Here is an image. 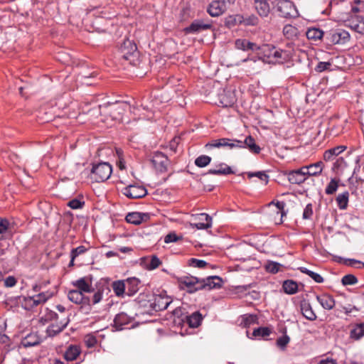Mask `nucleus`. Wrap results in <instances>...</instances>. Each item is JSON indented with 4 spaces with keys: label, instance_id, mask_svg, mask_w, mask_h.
<instances>
[{
    "label": "nucleus",
    "instance_id": "55",
    "mask_svg": "<svg viewBox=\"0 0 364 364\" xmlns=\"http://www.w3.org/2000/svg\"><path fill=\"white\" fill-rule=\"evenodd\" d=\"M33 300H34L33 296H28L23 298V305L24 306V308L26 309L30 310L37 306L36 305V302L33 303Z\"/></svg>",
    "mask_w": 364,
    "mask_h": 364
},
{
    "label": "nucleus",
    "instance_id": "36",
    "mask_svg": "<svg viewBox=\"0 0 364 364\" xmlns=\"http://www.w3.org/2000/svg\"><path fill=\"white\" fill-rule=\"evenodd\" d=\"M348 198H349V193L348 191H345L342 193H340L338 195V196L336 198L338 207L341 210H346L348 207Z\"/></svg>",
    "mask_w": 364,
    "mask_h": 364
},
{
    "label": "nucleus",
    "instance_id": "18",
    "mask_svg": "<svg viewBox=\"0 0 364 364\" xmlns=\"http://www.w3.org/2000/svg\"><path fill=\"white\" fill-rule=\"evenodd\" d=\"M72 284L76 287V290L81 293H90L93 291L91 282H88L85 277L80 278L72 282Z\"/></svg>",
    "mask_w": 364,
    "mask_h": 364
},
{
    "label": "nucleus",
    "instance_id": "6",
    "mask_svg": "<svg viewBox=\"0 0 364 364\" xmlns=\"http://www.w3.org/2000/svg\"><path fill=\"white\" fill-rule=\"evenodd\" d=\"M276 8L279 15L284 18H294L299 14L294 4L289 0L279 1Z\"/></svg>",
    "mask_w": 364,
    "mask_h": 364
},
{
    "label": "nucleus",
    "instance_id": "4",
    "mask_svg": "<svg viewBox=\"0 0 364 364\" xmlns=\"http://www.w3.org/2000/svg\"><path fill=\"white\" fill-rule=\"evenodd\" d=\"M178 287L189 294L201 290V279L191 276H182L178 278Z\"/></svg>",
    "mask_w": 364,
    "mask_h": 364
},
{
    "label": "nucleus",
    "instance_id": "13",
    "mask_svg": "<svg viewBox=\"0 0 364 364\" xmlns=\"http://www.w3.org/2000/svg\"><path fill=\"white\" fill-rule=\"evenodd\" d=\"M350 38L349 33L343 29H337L331 34V41L333 44H345Z\"/></svg>",
    "mask_w": 364,
    "mask_h": 364
},
{
    "label": "nucleus",
    "instance_id": "41",
    "mask_svg": "<svg viewBox=\"0 0 364 364\" xmlns=\"http://www.w3.org/2000/svg\"><path fill=\"white\" fill-rule=\"evenodd\" d=\"M364 336V322L356 324L350 331V337L358 340Z\"/></svg>",
    "mask_w": 364,
    "mask_h": 364
},
{
    "label": "nucleus",
    "instance_id": "38",
    "mask_svg": "<svg viewBox=\"0 0 364 364\" xmlns=\"http://www.w3.org/2000/svg\"><path fill=\"white\" fill-rule=\"evenodd\" d=\"M298 269L301 272L307 274L309 277H311L316 283L321 284V283H323L324 281V279L321 275H320L319 274L314 272L311 270H309L306 267H300L298 268Z\"/></svg>",
    "mask_w": 364,
    "mask_h": 364
},
{
    "label": "nucleus",
    "instance_id": "19",
    "mask_svg": "<svg viewBox=\"0 0 364 364\" xmlns=\"http://www.w3.org/2000/svg\"><path fill=\"white\" fill-rule=\"evenodd\" d=\"M237 49L247 50H257L259 47L255 43L250 42L247 39H237L235 43Z\"/></svg>",
    "mask_w": 364,
    "mask_h": 364
},
{
    "label": "nucleus",
    "instance_id": "12",
    "mask_svg": "<svg viewBox=\"0 0 364 364\" xmlns=\"http://www.w3.org/2000/svg\"><path fill=\"white\" fill-rule=\"evenodd\" d=\"M223 280L218 276H211L201 279V290L219 288L222 286Z\"/></svg>",
    "mask_w": 364,
    "mask_h": 364
},
{
    "label": "nucleus",
    "instance_id": "61",
    "mask_svg": "<svg viewBox=\"0 0 364 364\" xmlns=\"http://www.w3.org/2000/svg\"><path fill=\"white\" fill-rule=\"evenodd\" d=\"M181 237H178L175 232H170L164 237L165 243L174 242L180 240Z\"/></svg>",
    "mask_w": 364,
    "mask_h": 364
},
{
    "label": "nucleus",
    "instance_id": "39",
    "mask_svg": "<svg viewBox=\"0 0 364 364\" xmlns=\"http://www.w3.org/2000/svg\"><path fill=\"white\" fill-rule=\"evenodd\" d=\"M274 205L277 208V214L279 215L280 214V218L279 219V220H276V223L277 224H281L283 223V220H282V218L284 216H286L287 215V211L284 210V208H285V203L284 201H277L276 203H274V201H272L269 205Z\"/></svg>",
    "mask_w": 364,
    "mask_h": 364
},
{
    "label": "nucleus",
    "instance_id": "33",
    "mask_svg": "<svg viewBox=\"0 0 364 364\" xmlns=\"http://www.w3.org/2000/svg\"><path fill=\"white\" fill-rule=\"evenodd\" d=\"M345 149V146H340L326 150L323 154V159L326 161H331Z\"/></svg>",
    "mask_w": 364,
    "mask_h": 364
},
{
    "label": "nucleus",
    "instance_id": "24",
    "mask_svg": "<svg viewBox=\"0 0 364 364\" xmlns=\"http://www.w3.org/2000/svg\"><path fill=\"white\" fill-rule=\"evenodd\" d=\"M243 146H236L235 148H248L249 150L254 154L260 152V147L256 144L255 139L252 136H248L244 141H242Z\"/></svg>",
    "mask_w": 364,
    "mask_h": 364
},
{
    "label": "nucleus",
    "instance_id": "14",
    "mask_svg": "<svg viewBox=\"0 0 364 364\" xmlns=\"http://www.w3.org/2000/svg\"><path fill=\"white\" fill-rule=\"evenodd\" d=\"M68 299L76 304H90V299L85 296L80 291L76 289L70 290L68 293Z\"/></svg>",
    "mask_w": 364,
    "mask_h": 364
},
{
    "label": "nucleus",
    "instance_id": "47",
    "mask_svg": "<svg viewBox=\"0 0 364 364\" xmlns=\"http://www.w3.org/2000/svg\"><path fill=\"white\" fill-rule=\"evenodd\" d=\"M271 329L268 327H259L253 331L252 336L254 337H266L270 335Z\"/></svg>",
    "mask_w": 364,
    "mask_h": 364
},
{
    "label": "nucleus",
    "instance_id": "51",
    "mask_svg": "<svg viewBox=\"0 0 364 364\" xmlns=\"http://www.w3.org/2000/svg\"><path fill=\"white\" fill-rule=\"evenodd\" d=\"M342 284L344 286L353 285L358 283V279L353 274H346L341 279Z\"/></svg>",
    "mask_w": 364,
    "mask_h": 364
},
{
    "label": "nucleus",
    "instance_id": "30",
    "mask_svg": "<svg viewBox=\"0 0 364 364\" xmlns=\"http://www.w3.org/2000/svg\"><path fill=\"white\" fill-rule=\"evenodd\" d=\"M203 316L199 311L193 312L190 316L186 317V321L188 326L191 328H197L201 323Z\"/></svg>",
    "mask_w": 364,
    "mask_h": 364
},
{
    "label": "nucleus",
    "instance_id": "44",
    "mask_svg": "<svg viewBox=\"0 0 364 364\" xmlns=\"http://www.w3.org/2000/svg\"><path fill=\"white\" fill-rule=\"evenodd\" d=\"M161 264V261L156 255H152L146 263V269L153 270L158 268Z\"/></svg>",
    "mask_w": 364,
    "mask_h": 364
},
{
    "label": "nucleus",
    "instance_id": "45",
    "mask_svg": "<svg viewBox=\"0 0 364 364\" xmlns=\"http://www.w3.org/2000/svg\"><path fill=\"white\" fill-rule=\"evenodd\" d=\"M244 16L240 14L230 16L226 20V24L228 26H234L237 24L242 23Z\"/></svg>",
    "mask_w": 364,
    "mask_h": 364
},
{
    "label": "nucleus",
    "instance_id": "25",
    "mask_svg": "<svg viewBox=\"0 0 364 364\" xmlns=\"http://www.w3.org/2000/svg\"><path fill=\"white\" fill-rule=\"evenodd\" d=\"M303 168H306L304 171L306 176H318L321 174L323 171V164L322 161H318L309 166H303Z\"/></svg>",
    "mask_w": 364,
    "mask_h": 364
},
{
    "label": "nucleus",
    "instance_id": "57",
    "mask_svg": "<svg viewBox=\"0 0 364 364\" xmlns=\"http://www.w3.org/2000/svg\"><path fill=\"white\" fill-rule=\"evenodd\" d=\"M354 3L357 4V6H352L351 11L355 14L358 12L364 13V1L360 0H354Z\"/></svg>",
    "mask_w": 364,
    "mask_h": 364
},
{
    "label": "nucleus",
    "instance_id": "23",
    "mask_svg": "<svg viewBox=\"0 0 364 364\" xmlns=\"http://www.w3.org/2000/svg\"><path fill=\"white\" fill-rule=\"evenodd\" d=\"M147 218V214L138 212L129 213L126 215V221L134 225H139Z\"/></svg>",
    "mask_w": 364,
    "mask_h": 364
},
{
    "label": "nucleus",
    "instance_id": "40",
    "mask_svg": "<svg viewBox=\"0 0 364 364\" xmlns=\"http://www.w3.org/2000/svg\"><path fill=\"white\" fill-rule=\"evenodd\" d=\"M306 36L309 40L318 41L322 38L323 32L319 28H311L306 32Z\"/></svg>",
    "mask_w": 364,
    "mask_h": 364
},
{
    "label": "nucleus",
    "instance_id": "63",
    "mask_svg": "<svg viewBox=\"0 0 364 364\" xmlns=\"http://www.w3.org/2000/svg\"><path fill=\"white\" fill-rule=\"evenodd\" d=\"M84 203L77 199H73L68 203V206L72 209H78L82 207Z\"/></svg>",
    "mask_w": 364,
    "mask_h": 364
},
{
    "label": "nucleus",
    "instance_id": "1",
    "mask_svg": "<svg viewBox=\"0 0 364 364\" xmlns=\"http://www.w3.org/2000/svg\"><path fill=\"white\" fill-rule=\"evenodd\" d=\"M262 54V59L264 62L268 63L282 64L288 62L293 58L294 50L290 46L288 49H281L272 45H263L259 47Z\"/></svg>",
    "mask_w": 364,
    "mask_h": 364
},
{
    "label": "nucleus",
    "instance_id": "21",
    "mask_svg": "<svg viewBox=\"0 0 364 364\" xmlns=\"http://www.w3.org/2000/svg\"><path fill=\"white\" fill-rule=\"evenodd\" d=\"M69 323V319L66 318L64 322L60 323H52L47 328V334L49 336H55L58 333H60Z\"/></svg>",
    "mask_w": 364,
    "mask_h": 364
},
{
    "label": "nucleus",
    "instance_id": "59",
    "mask_svg": "<svg viewBox=\"0 0 364 364\" xmlns=\"http://www.w3.org/2000/svg\"><path fill=\"white\" fill-rule=\"evenodd\" d=\"M313 213L314 212H313L312 205L311 203L307 204L304 210V212H303V215H302L303 219H305V220L310 219L311 218V216L313 215Z\"/></svg>",
    "mask_w": 364,
    "mask_h": 364
},
{
    "label": "nucleus",
    "instance_id": "5",
    "mask_svg": "<svg viewBox=\"0 0 364 364\" xmlns=\"http://www.w3.org/2000/svg\"><path fill=\"white\" fill-rule=\"evenodd\" d=\"M151 163L153 168L159 173L166 172L170 165L167 156L161 151H155L152 154Z\"/></svg>",
    "mask_w": 364,
    "mask_h": 364
},
{
    "label": "nucleus",
    "instance_id": "35",
    "mask_svg": "<svg viewBox=\"0 0 364 364\" xmlns=\"http://www.w3.org/2000/svg\"><path fill=\"white\" fill-rule=\"evenodd\" d=\"M125 105L124 103H116L109 105L107 107V112H109L113 119H117L122 114Z\"/></svg>",
    "mask_w": 364,
    "mask_h": 364
},
{
    "label": "nucleus",
    "instance_id": "32",
    "mask_svg": "<svg viewBox=\"0 0 364 364\" xmlns=\"http://www.w3.org/2000/svg\"><path fill=\"white\" fill-rule=\"evenodd\" d=\"M211 26L209 23H204L200 21H196L193 22L190 26L186 28V31L188 33L199 32L200 31L207 30Z\"/></svg>",
    "mask_w": 364,
    "mask_h": 364
},
{
    "label": "nucleus",
    "instance_id": "8",
    "mask_svg": "<svg viewBox=\"0 0 364 364\" xmlns=\"http://www.w3.org/2000/svg\"><path fill=\"white\" fill-rule=\"evenodd\" d=\"M171 301L170 297L166 295L157 294L154 295L152 299L149 301V303L151 311H160L166 309Z\"/></svg>",
    "mask_w": 364,
    "mask_h": 364
},
{
    "label": "nucleus",
    "instance_id": "42",
    "mask_svg": "<svg viewBox=\"0 0 364 364\" xmlns=\"http://www.w3.org/2000/svg\"><path fill=\"white\" fill-rule=\"evenodd\" d=\"M113 291L117 296H122L126 289L124 281H117L112 284Z\"/></svg>",
    "mask_w": 364,
    "mask_h": 364
},
{
    "label": "nucleus",
    "instance_id": "29",
    "mask_svg": "<svg viewBox=\"0 0 364 364\" xmlns=\"http://www.w3.org/2000/svg\"><path fill=\"white\" fill-rule=\"evenodd\" d=\"M208 173L213 175H228L233 173V171L227 164H220L216 168L209 169Z\"/></svg>",
    "mask_w": 364,
    "mask_h": 364
},
{
    "label": "nucleus",
    "instance_id": "53",
    "mask_svg": "<svg viewBox=\"0 0 364 364\" xmlns=\"http://www.w3.org/2000/svg\"><path fill=\"white\" fill-rule=\"evenodd\" d=\"M337 261L339 262H343V264H345L348 266H350V267H355V268L361 267V262L360 261L354 259H343L341 257H339Z\"/></svg>",
    "mask_w": 364,
    "mask_h": 364
},
{
    "label": "nucleus",
    "instance_id": "22",
    "mask_svg": "<svg viewBox=\"0 0 364 364\" xmlns=\"http://www.w3.org/2000/svg\"><path fill=\"white\" fill-rule=\"evenodd\" d=\"M346 24L355 31L364 35V18H352L346 21Z\"/></svg>",
    "mask_w": 364,
    "mask_h": 364
},
{
    "label": "nucleus",
    "instance_id": "34",
    "mask_svg": "<svg viewBox=\"0 0 364 364\" xmlns=\"http://www.w3.org/2000/svg\"><path fill=\"white\" fill-rule=\"evenodd\" d=\"M298 284L296 282L288 279L283 282L282 289L287 294H294L298 291Z\"/></svg>",
    "mask_w": 364,
    "mask_h": 364
},
{
    "label": "nucleus",
    "instance_id": "20",
    "mask_svg": "<svg viewBox=\"0 0 364 364\" xmlns=\"http://www.w3.org/2000/svg\"><path fill=\"white\" fill-rule=\"evenodd\" d=\"M132 318L124 312H121L116 315L114 319V325L117 330L122 329L123 326L129 323Z\"/></svg>",
    "mask_w": 364,
    "mask_h": 364
},
{
    "label": "nucleus",
    "instance_id": "17",
    "mask_svg": "<svg viewBox=\"0 0 364 364\" xmlns=\"http://www.w3.org/2000/svg\"><path fill=\"white\" fill-rule=\"evenodd\" d=\"M300 309L302 315L309 321L316 319V315L312 309L310 303L306 300H303L300 303Z\"/></svg>",
    "mask_w": 364,
    "mask_h": 364
},
{
    "label": "nucleus",
    "instance_id": "28",
    "mask_svg": "<svg viewBox=\"0 0 364 364\" xmlns=\"http://www.w3.org/2000/svg\"><path fill=\"white\" fill-rule=\"evenodd\" d=\"M126 284V289H127V294L131 296L134 294L139 290V285L140 281L136 277L128 278L124 281Z\"/></svg>",
    "mask_w": 364,
    "mask_h": 364
},
{
    "label": "nucleus",
    "instance_id": "49",
    "mask_svg": "<svg viewBox=\"0 0 364 364\" xmlns=\"http://www.w3.org/2000/svg\"><path fill=\"white\" fill-rule=\"evenodd\" d=\"M247 174L249 178L257 177L260 181H264V184H267L269 181V176L264 171L248 172Z\"/></svg>",
    "mask_w": 364,
    "mask_h": 364
},
{
    "label": "nucleus",
    "instance_id": "50",
    "mask_svg": "<svg viewBox=\"0 0 364 364\" xmlns=\"http://www.w3.org/2000/svg\"><path fill=\"white\" fill-rule=\"evenodd\" d=\"M338 181L335 178H332L329 183L327 185L325 192L327 195L333 194L338 189Z\"/></svg>",
    "mask_w": 364,
    "mask_h": 364
},
{
    "label": "nucleus",
    "instance_id": "43",
    "mask_svg": "<svg viewBox=\"0 0 364 364\" xmlns=\"http://www.w3.org/2000/svg\"><path fill=\"white\" fill-rule=\"evenodd\" d=\"M282 267L281 264L273 261H267L264 265L266 271L272 274L277 273Z\"/></svg>",
    "mask_w": 364,
    "mask_h": 364
},
{
    "label": "nucleus",
    "instance_id": "2",
    "mask_svg": "<svg viewBox=\"0 0 364 364\" xmlns=\"http://www.w3.org/2000/svg\"><path fill=\"white\" fill-rule=\"evenodd\" d=\"M112 173V167L107 162H100L92 165L90 178L95 182H104L109 178Z\"/></svg>",
    "mask_w": 364,
    "mask_h": 364
},
{
    "label": "nucleus",
    "instance_id": "11",
    "mask_svg": "<svg viewBox=\"0 0 364 364\" xmlns=\"http://www.w3.org/2000/svg\"><path fill=\"white\" fill-rule=\"evenodd\" d=\"M306 168H301L291 171L287 173L288 181L292 184H301L306 179V174L305 173Z\"/></svg>",
    "mask_w": 364,
    "mask_h": 364
},
{
    "label": "nucleus",
    "instance_id": "62",
    "mask_svg": "<svg viewBox=\"0 0 364 364\" xmlns=\"http://www.w3.org/2000/svg\"><path fill=\"white\" fill-rule=\"evenodd\" d=\"M85 342L87 347L92 348L97 344V339L94 336L87 335L85 338Z\"/></svg>",
    "mask_w": 364,
    "mask_h": 364
},
{
    "label": "nucleus",
    "instance_id": "54",
    "mask_svg": "<svg viewBox=\"0 0 364 364\" xmlns=\"http://www.w3.org/2000/svg\"><path fill=\"white\" fill-rule=\"evenodd\" d=\"M259 23V18L255 15L249 16L247 18L244 17L242 23L245 26H256Z\"/></svg>",
    "mask_w": 364,
    "mask_h": 364
},
{
    "label": "nucleus",
    "instance_id": "7",
    "mask_svg": "<svg viewBox=\"0 0 364 364\" xmlns=\"http://www.w3.org/2000/svg\"><path fill=\"white\" fill-rule=\"evenodd\" d=\"M193 223L191 225L198 230H206L212 226V218L207 213H198L191 215Z\"/></svg>",
    "mask_w": 364,
    "mask_h": 364
},
{
    "label": "nucleus",
    "instance_id": "48",
    "mask_svg": "<svg viewBox=\"0 0 364 364\" xmlns=\"http://www.w3.org/2000/svg\"><path fill=\"white\" fill-rule=\"evenodd\" d=\"M188 264L190 267H196L199 269L205 268L206 266L209 265L205 260L198 259L196 258H191L188 261Z\"/></svg>",
    "mask_w": 364,
    "mask_h": 364
},
{
    "label": "nucleus",
    "instance_id": "26",
    "mask_svg": "<svg viewBox=\"0 0 364 364\" xmlns=\"http://www.w3.org/2000/svg\"><path fill=\"white\" fill-rule=\"evenodd\" d=\"M283 34L286 38L294 41L299 38L300 32L296 27L287 24L283 28Z\"/></svg>",
    "mask_w": 364,
    "mask_h": 364
},
{
    "label": "nucleus",
    "instance_id": "27",
    "mask_svg": "<svg viewBox=\"0 0 364 364\" xmlns=\"http://www.w3.org/2000/svg\"><path fill=\"white\" fill-rule=\"evenodd\" d=\"M81 350L77 346H70L64 353V358L67 361L75 360L80 355Z\"/></svg>",
    "mask_w": 364,
    "mask_h": 364
},
{
    "label": "nucleus",
    "instance_id": "31",
    "mask_svg": "<svg viewBox=\"0 0 364 364\" xmlns=\"http://www.w3.org/2000/svg\"><path fill=\"white\" fill-rule=\"evenodd\" d=\"M254 6L257 14L261 17H267L270 12V6L268 1L254 4Z\"/></svg>",
    "mask_w": 364,
    "mask_h": 364
},
{
    "label": "nucleus",
    "instance_id": "16",
    "mask_svg": "<svg viewBox=\"0 0 364 364\" xmlns=\"http://www.w3.org/2000/svg\"><path fill=\"white\" fill-rule=\"evenodd\" d=\"M316 300L326 310L333 309L336 304L333 297L328 294L317 295Z\"/></svg>",
    "mask_w": 364,
    "mask_h": 364
},
{
    "label": "nucleus",
    "instance_id": "15",
    "mask_svg": "<svg viewBox=\"0 0 364 364\" xmlns=\"http://www.w3.org/2000/svg\"><path fill=\"white\" fill-rule=\"evenodd\" d=\"M226 9L225 2L224 1H213L209 5L208 12L211 16H218L221 15Z\"/></svg>",
    "mask_w": 364,
    "mask_h": 364
},
{
    "label": "nucleus",
    "instance_id": "58",
    "mask_svg": "<svg viewBox=\"0 0 364 364\" xmlns=\"http://www.w3.org/2000/svg\"><path fill=\"white\" fill-rule=\"evenodd\" d=\"M331 63L329 62H319L315 68V70L318 73L330 69Z\"/></svg>",
    "mask_w": 364,
    "mask_h": 364
},
{
    "label": "nucleus",
    "instance_id": "56",
    "mask_svg": "<svg viewBox=\"0 0 364 364\" xmlns=\"http://www.w3.org/2000/svg\"><path fill=\"white\" fill-rule=\"evenodd\" d=\"M86 251L87 248L85 246L80 245L72 250L70 256H73V259H75L77 256L84 254Z\"/></svg>",
    "mask_w": 364,
    "mask_h": 364
},
{
    "label": "nucleus",
    "instance_id": "3",
    "mask_svg": "<svg viewBox=\"0 0 364 364\" xmlns=\"http://www.w3.org/2000/svg\"><path fill=\"white\" fill-rule=\"evenodd\" d=\"M121 57L129 62L132 65H136L138 61L139 53L136 45L129 39L124 41L119 48Z\"/></svg>",
    "mask_w": 364,
    "mask_h": 364
},
{
    "label": "nucleus",
    "instance_id": "10",
    "mask_svg": "<svg viewBox=\"0 0 364 364\" xmlns=\"http://www.w3.org/2000/svg\"><path fill=\"white\" fill-rule=\"evenodd\" d=\"M242 141L237 139H230L228 138H221L214 139L205 145L207 148H220L228 146L230 149L235 148L236 146H242Z\"/></svg>",
    "mask_w": 364,
    "mask_h": 364
},
{
    "label": "nucleus",
    "instance_id": "37",
    "mask_svg": "<svg viewBox=\"0 0 364 364\" xmlns=\"http://www.w3.org/2000/svg\"><path fill=\"white\" fill-rule=\"evenodd\" d=\"M53 294L50 291H44L38 293V294L32 296L34 300H33V303L36 302V305L38 306L40 304H44L50 298H51Z\"/></svg>",
    "mask_w": 364,
    "mask_h": 364
},
{
    "label": "nucleus",
    "instance_id": "52",
    "mask_svg": "<svg viewBox=\"0 0 364 364\" xmlns=\"http://www.w3.org/2000/svg\"><path fill=\"white\" fill-rule=\"evenodd\" d=\"M10 223L6 218H0V239L4 238V235L6 234L9 230Z\"/></svg>",
    "mask_w": 364,
    "mask_h": 364
},
{
    "label": "nucleus",
    "instance_id": "9",
    "mask_svg": "<svg viewBox=\"0 0 364 364\" xmlns=\"http://www.w3.org/2000/svg\"><path fill=\"white\" fill-rule=\"evenodd\" d=\"M122 193L127 198L138 199L147 195V190L141 185L131 184L122 189Z\"/></svg>",
    "mask_w": 364,
    "mask_h": 364
},
{
    "label": "nucleus",
    "instance_id": "64",
    "mask_svg": "<svg viewBox=\"0 0 364 364\" xmlns=\"http://www.w3.org/2000/svg\"><path fill=\"white\" fill-rule=\"evenodd\" d=\"M16 284V279L14 277L9 276L4 280V284L7 287H12Z\"/></svg>",
    "mask_w": 364,
    "mask_h": 364
},
{
    "label": "nucleus",
    "instance_id": "46",
    "mask_svg": "<svg viewBox=\"0 0 364 364\" xmlns=\"http://www.w3.org/2000/svg\"><path fill=\"white\" fill-rule=\"evenodd\" d=\"M211 161V157L206 155H201L195 160V164L198 167L203 168L208 166Z\"/></svg>",
    "mask_w": 364,
    "mask_h": 364
},
{
    "label": "nucleus",
    "instance_id": "60",
    "mask_svg": "<svg viewBox=\"0 0 364 364\" xmlns=\"http://www.w3.org/2000/svg\"><path fill=\"white\" fill-rule=\"evenodd\" d=\"M289 341H290L289 337L287 335H284V336H283L282 337H279L277 340V344L280 348H284L289 343Z\"/></svg>",
    "mask_w": 364,
    "mask_h": 364
}]
</instances>
